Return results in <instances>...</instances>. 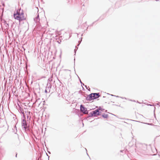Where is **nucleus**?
Wrapping results in <instances>:
<instances>
[{"label":"nucleus","instance_id":"obj_9","mask_svg":"<svg viewBox=\"0 0 160 160\" xmlns=\"http://www.w3.org/2000/svg\"><path fill=\"white\" fill-rule=\"evenodd\" d=\"M93 116V114L92 112H91L89 113V117H92Z\"/></svg>","mask_w":160,"mask_h":160},{"label":"nucleus","instance_id":"obj_3","mask_svg":"<svg viewBox=\"0 0 160 160\" xmlns=\"http://www.w3.org/2000/svg\"><path fill=\"white\" fill-rule=\"evenodd\" d=\"M139 149L140 152H141L142 153L144 154L145 151L147 149V146L145 144H140Z\"/></svg>","mask_w":160,"mask_h":160},{"label":"nucleus","instance_id":"obj_14","mask_svg":"<svg viewBox=\"0 0 160 160\" xmlns=\"http://www.w3.org/2000/svg\"><path fill=\"white\" fill-rule=\"evenodd\" d=\"M130 100V101H133V102H136L135 100L132 101V100Z\"/></svg>","mask_w":160,"mask_h":160},{"label":"nucleus","instance_id":"obj_21","mask_svg":"<svg viewBox=\"0 0 160 160\" xmlns=\"http://www.w3.org/2000/svg\"><path fill=\"white\" fill-rule=\"evenodd\" d=\"M85 149L86 151H87V149L86 148H85Z\"/></svg>","mask_w":160,"mask_h":160},{"label":"nucleus","instance_id":"obj_15","mask_svg":"<svg viewBox=\"0 0 160 160\" xmlns=\"http://www.w3.org/2000/svg\"><path fill=\"white\" fill-rule=\"evenodd\" d=\"M62 36H61V37H60V38H61V40L62 39Z\"/></svg>","mask_w":160,"mask_h":160},{"label":"nucleus","instance_id":"obj_20","mask_svg":"<svg viewBox=\"0 0 160 160\" xmlns=\"http://www.w3.org/2000/svg\"><path fill=\"white\" fill-rule=\"evenodd\" d=\"M75 48H77V46H76V47H75Z\"/></svg>","mask_w":160,"mask_h":160},{"label":"nucleus","instance_id":"obj_10","mask_svg":"<svg viewBox=\"0 0 160 160\" xmlns=\"http://www.w3.org/2000/svg\"><path fill=\"white\" fill-rule=\"evenodd\" d=\"M82 38H81V40L80 41H79L78 42V46H79V44H80V43H81V41L82 40Z\"/></svg>","mask_w":160,"mask_h":160},{"label":"nucleus","instance_id":"obj_7","mask_svg":"<svg viewBox=\"0 0 160 160\" xmlns=\"http://www.w3.org/2000/svg\"><path fill=\"white\" fill-rule=\"evenodd\" d=\"M102 117L104 118H107L108 117V115L105 113L103 114L102 115Z\"/></svg>","mask_w":160,"mask_h":160},{"label":"nucleus","instance_id":"obj_18","mask_svg":"<svg viewBox=\"0 0 160 160\" xmlns=\"http://www.w3.org/2000/svg\"><path fill=\"white\" fill-rule=\"evenodd\" d=\"M82 125H83V126H84V124H83V123H82Z\"/></svg>","mask_w":160,"mask_h":160},{"label":"nucleus","instance_id":"obj_13","mask_svg":"<svg viewBox=\"0 0 160 160\" xmlns=\"http://www.w3.org/2000/svg\"><path fill=\"white\" fill-rule=\"evenodd\" d=\"M74 51L75 53L76 52V49H74Z\"/></svg>","mask_w":160,"mask_h":160},{"label":"nucleus","instance_id":"obj_4","mask_svg":"<svg viewBox=\"0 0 160 160\" xmlns=\"http://www.w3.org/2000/svg\"><path fill=\"white\" fill-rule=\"evenodd\" d=\"M80 110L84 114H88V111H87V108L82 105H80Z\"/></svg>","mask_w":160,"mask_h":160},{"label":"nucleus","instance_id":"obj_17","mask_svg":"<svg viewBox=\"0 0 160 160\" xmlns=\"http://www.w3.org/2000/svg\"><path fill=\"white\" fill-rule=\"evenodd\" d=\"M99 114H101V112H100V111H99Z\"/></svg>","mask_w":160,"mask_h":160},{"label":"nucleus","instance_id":"obj_12","mask_svg":"<svg viewBox=\"0 0 160 160\" xmlns=\"http://www.w3.org/2000/svg\"><path fill=\"white\" fill-rule=\"evenodd\" d=\"M111 96H116L114 95H111ZM116 97H119L118 96H116Z\"/></svg>","mask_w":160,"mask_h":160},{"label":"nucleus","instance_id":"obj_8","mask_svg":"<svg viewBox=\"0 0 160 160\" xmlns=\"http://www.w3.org/2000/svg\"><path fill=\"white\" fill-rule=\"evenodd\" d=\"M98 110V111H99L100 110L101 111H103L104 110V109H102L101 107H99V108L97 109Z\"/></svg>","mask_w":160,"mask_h":160},{"label":"nucleus","instance_id":"obj_16","mask_svg":"<svg viewBox=\"0 0 160 160\" xmlns=\"http://www.w3.org/2000/svg\"><path fill=\"white\" fill-rule=\"evenodd\" d=\"M85 87L87 88V86L86 85H85Z\"/></svg>","mask_w":160,"mask_h":160},{"label":"nucleus","instance_id":"obj_2","mask_svg":"<svg viewBox=\"0 0 160 160\" xmlns=\"http://www.w3.org/2000/svg\"><path fill=\"white\" fill-rule=\"evenodd\" d=\"M100 97L99 93H92L88 95L86 99L88 101H90L97 99Z\"/></svg>","mask_w":160,"mask_h":160},{"label":"nucleus","instance_id":"obj_22","mask_svg":"<svg viewBox=\"0 0 160 160\" xmlns=\"http://www.w3.org/2000/svg\"><path fill=\"white\" fill-rule=\"evenodd\" d=\"M159 107H160V105L159 106Z\"/></svg>","mask_w":160,"mask_h":160},{"label":"nucleus","instance_id":"obj_11","mask_svg":"<svg viewBox=\"0 0 160 160\" xmlns=\"http://www.w3.org/2000/svg\"><path fill=\"white\" fill-rule=\"evenodd\" d=\"M80 82L81 83V85H82H82H83L84 86V83H82V82H81V81L80 79Z\"/></svg>","mask_w":160,"mask_h":160},{"label":"nucleus","instance_id":"obj_1","mask_svg":"<svg viewBox=\"0 0 160 160\" xmlns=\"http://www.w3.org/2000/svg\"><path fill=\"white\" fill-rule=\"evenodd\" d=\"M15 19L19 21H22L26 18L25 15L24 14L22 11H17L14 14Z\"/></svg>","mask_w":160,"mask_h":160},{"label":"nucleus","instance_id":"obj_5","mask_svg":"<svg viewBox=\"0 0 160 160\" xmlns=\"http://www.w3.org/2000/svg\"><path fill=\"white\" fill-rule=\"evenodd\" d=\"M92 112L94 117H96L98 115H101V114H99V111H98V110L97 109L94 111H93Z\"/></svg>","mask_w":160,"mask_h":160},{"label":"nucleus","instance_id":"obj_19","mask_svg":"<svg viewBox=\"0 0 160 160\" xmlns=\"http://www.w3.org/2000/svg\"><path fill=\"white\" fill-rule=\"evenodd\" d=\"M122 151H122V150H121V152H122Z\"/></svg>","mask_w":160,"mask_h":160},{"label":"nucleus","instance_id":"obj_6","mask_svg":"<svg viewBox=\"0 0 160 160\" xmlns=\"http://www.w3.org/2000/svg\"><path fill=\"white\" fill-rule=\"evenodd\" d=\"M22 127L24 129H26L27 128V124H26V120H23V121L22 122Z\"/></svg>","mask_w":160,"mask_h":160}]
</instances>
